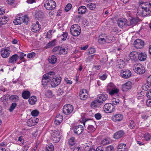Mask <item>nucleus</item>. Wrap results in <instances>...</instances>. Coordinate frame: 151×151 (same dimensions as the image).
<instances>
[{
    "mask_svg": "<svg viewBox=\"0 0 151 151\" xmlns=\"http://www.w3.org/2000/svg\"><path fill=\"white\" fill-rule=\"evenodd\" d=\"M55 73L50 71L44 74L42 79V82L43 85H46L47 83L52 80L51 82V86L55 87L58 86L61 81V78L59 76H55Z\"/></svg>",
    "mask_w": 151,
    "mask_h": 151,
    "instance_id": "nucleus-1",
    "label": "nucleus"
},
{
    "mask_svg": "<svg viewBox=\"0 0 151 151\" xmlns=\"http://www.w3.org/2000/svg\"><path fill=\"white\" fill-rule=\"evenodd\" d=\"M137 13L140 16H145L151 12V1L149 2H145L139 5L137 9Z\"/></svg>",
    "mask_w": 151,
    "mask_h": 151,
    "instance_id": "nucleus-2",
    "label": "nucleus"
},
{
    "mask_svg": "<svg viewBox=\"0 0 151 151\" xmlns=\"http://www.w3.org/2000/svg\"><path fill=\"white\" fill-rule=\"evenodd\" d=\"M29 20V19L27 15L21 16L20 15H17L13 21V23L16 25L21 24L23 22L27 24Z\"/></svg>",
    "mask_w": 151,
    "mask_h": 151,
    "instance_id": "nucleus-3",
    "label": "nucleus"
},
{
    "mask_svg": "<svg viewBox=\"0 0 151 151\" xmlns=\"http://www.w3.org/2000/svg\"><path fill=\"white\" fill-rule=\"evenodd\" d=\"M70 30L72 35L75 37L78 36L80 35L81 32V27L78 24H74L72 25Z\"/></svg>",
    "mask_w": 151,
    "mask_h": 151,
    "instance_id": "nucleus-4",
    "label": "nucleus"
},
{
    "mask_svg": "<svg viewBox=\"0 0 151 151\" xmlns=\"http://www.w3.org/2000/svg\"><path fill=\"white\" fill-rule=\"evenodd\" d=\"M133 69L136 73L139 74H142L145 71L144 66L139 64H135L133 67Z\"/></svg>",
    "mask_w": 151,
    "mask_h": 151,
    "instance_id": "nucleus-5",
    "label": "nucleus"
},
{
    "mask_svg": "<svg viewBox=\"0 0 151 151\" xmlns=\"http://www.w3.org/2000/svg\"><path fill=\"white\" fill-rule=\"evenodd\" d=\"M44 6L46 9L52 10L56 7V4L55 2L52 0H48L45 3Z\"/></svg>",
    "mask_w": 151,
    "mask_h": 151,
    "instance_id": "nucleus-6",
    "label": "nucleus"
},
{
    "mask_svg": "<svg viewBox=\"0 0 151 151\" xmlns=\"http://www.w3.org/2000/svg\"><path fill=\"white\" fill-rule=\"evenodd\" d=\"M73 110V106L70 104L65 105L63 108V112L65 115L71 114Z\"/></svg>",
    "mask_w": 151,
    "mask_h": 151,
    "instance_id": "nucleus-7",
    "label": "nucleus"
},
{
    "mask_svg": "<svg viewBox=\"0 0 151 151\" xmlns=\"http://www.w3.org/2000/svg\"><path fill=\"white\" fill-rule=\"evenodd\" d=\"M51 139L54 142H58L60 139V133L58 131H54L51 136Z\"/></svg>",
    "mask_w": 151,
    "mask_h": 151,
    "instance_id": "nucleus-8",
    "label": "nucleus"
},
{
    "mask_svg": "<svg viewBox=\"0 0 151 151\" xmlns=\"http://www.w3.org/2000/svg\"><path fill=\"white\" fill-rule=\"evenodd\" d=\"M10 52V48L9 47L3 48L1 50V56L4 58H7L9 56Z\"/></svg>",
    "mask_w": 151,
    "mask_h": 151,
    "instance_id": "nucleus-9",
    "label": "nucleus"
},
{
    "mask_svg": "<svg viewBox=\"0 0 151 151\" xmlns=\"http://www.w3.org/2000/svg\"><path fill=\"white\" fill-rule=\"evenodd\" d=\"M104 110L105 112L110 113L114 111V106L111 103H106L104 106Z\"/></svg>",
    "mask_w": 151,
    "mask_h": 151,
    "instance_id": "nucleus-10",
    "label": "nucleus"
},
{
    "mask_svg": "<svg viewBox=\"0 0 151 151\" xmlns=\"http://www.w3.org/2000/svg\"><path fill=\"white\" fill-rule=\"evenodd\" d=\"M121 76L123 78H127L130 77L131 75V72L128 70H122L120 73Z\"/></svg>",
    "mask_w": 151,
    "mask_h": 151,
    "instance_id": "nucleus-11",
    "label": "nucleus"
},
{
    "mask_svg": "<svg viewBox=\"0 0 151 151\" xmlns=\"http://www.w3.org/2000/svg\"><path fill=\"white\" fill-rule=\"evenodd\" d=\"M118 24L120 28L128 26L127 20L124 18H121L118 21Z\"/></svg>",
    "mask_w": 151,
    "mask_h": 151,
    "instance_id": "nucleus-12",
    "label": "nucleus"
},
{
    "mask_svg": "<svg viewBox=\"0 0 151 151\" xmlns=\"http://www.w3.org/2000/svg\"><path fill=\"white\" fill-rule=\"evenodd\" d=\"M134 47L137 49H141L143 47L144 45V43L141 39H137L134 42Z\"/></svg>",
    "mask_w": 151,
    "mask_h": 151,
    "instance_id": "nucleus-13",
    "label": "nucleus"
},
{
    "mask_svg": "<svg viewBox=\"0 0 151 151\" xmlns=\"http://www.w3.org/2000/svg\"><path fill=\"white\" fill-rule=\"evenodd\" d=\"M83 129V127L82 126L79 125L74 127V132L75 134L79 135L82 133Z\"/></svg>",
    "mask_w": 151,
    "mask_h": 151,
    "instance_id": "nucleus-14",
    "label": "nucleus"
},
{
    "mask_svg": "<svg viewBox=\"0 0 151 151\" xmlns=\"http://www.w3.org/2000/svg\"><path fill=\"white\" fill-rule=\"evenodd\" d=\"M98 42L100 44H104L107 42L106 35L105 34H102L100 35L99 37Z\"/></svg>",
    "mask_w": 151,
    "mask_h": 151,
    "instance_id": "nucleus-15",
    "label": "nucleus"
},
{
    "mask_svg": "<svg viewBox=\"0 0 151 151\" xmlns=\"http://www.w3.org/2000/svg\"><path fill=\"white\" fill-rule=\"evenodd\" d=\"M132 83L130 81H128L123 84L122 86V90L125 91H127L131 88Z\"/></svg>",
    "mask_w": 151,
    "mask_h": 151,
    "instance_id": "nucleus-16",
    "label": "nucleus"
},
{
    "mask_svg": "<svg viewBox=\"0 0 151 151\" xmlns=\"http://www.w3.org/2000/svg\"><path fill=\"white\" fill-rule=\"evenodd\" d=\"M40 29V27L38 22H37L33 24L31 27L32 31L34 32H37Z\"/></svg>",
    "mask_w": 151,
    "mask_h": 151,
    "instance_id": "nucleus-17",
    "label": "nucleus"
},
{
    "mask_svg": "<svg viewBox=\"0 0 151 151\" xmlns=\"http://www.w3.org/2000/svg\"><path fill=\"white\" fill-rule=\"evenodd\" d=\"M107 98V95L106 94H99L97 98V100L98 102L101 103L103 102L106 100Z\"/></svg>",
    "mask_w": 151,
    "mask_h": 151,
    "instance_id": "nucleus-18",
    "label": "nucleus"
},
{
    "mask_svg": "<svg viewBox=\"0 0 151 151\" xmlns=\"http://www.w3.org/2000/svg\"><path fill=\"white\" fill-rule=\"evenodd\" d=\"M80 97L81 99L85 100L87 98V93L86 90L85 89L81 90L80 91Z\"/></svg>",
    "mask_w": 151,
    "mask_h": 151,
    "instance_id": "nucleus-19",
    "label": "nucleus"
},
{
    "mask_svg": "<svg viewBox=\"0 0 151 151\" xmlns=\"http://www.w3.org/2000/svg\"><path fill=\"white\" fill-rule=\"evenodd\" d=\"M123 116L120 114H118L113 116L112 120L114 122H116L121 121L123 119Z\"/></svg>",
    "mask_w": 151,
    "mask_h": 151,
    "instance_id": "nucleus-20",
    "label": "nucleus"
},
{
    "mask_svg": "<svg viewBox=\"0 0 151 151\" xmlns=\"http://www.w3.org/2000/svg\"><path fill=\"white\" fill-rule=\"evenodd\" d=\"M63 119V116L62 115L60 114H57L55 118V123L57 125L59 124L62 121Z\"/></svg>",
    "mask_w": 151,
    "mask_h": 151,
    "instance_id": "nucleus-21",
    "label": "nucleus"
},
{
    "mask_svg": "<svg viewBox=\"0 0 151 151\" xmlns=\"http://www.w3.org/2000/svg\"><path fill=\"white\" fill-rule=\"evenodd\" d=\"M117 151H127V149L126 145L121 143L119 144L117 147Z\"/></svg>",
    "mask_w": 151,
    "mask_h": 151,
    "instance_id": "nucleus-22",
    "label": "nucleus"
},
{
    "mask_svg": "<svg viewBox=\"0 0 151 151\" xmlns=\"http://www.w3.org/2000/svg\"><path fill=\"white\" fill-rule=\"evenodd\" d=\"M19 58V56L17 55H14L9 58L8 62L12 63H15L16 62Z\"/></svg>",
    "mask_w": 151,
    "mask_h": 151,
    "instance_id": "nucleus-23",
    "label": "nucleus"
},
{
    "mask_svg": "<svg viewBox=\"0 0 151 151\" xmlns=\"http://www.w3.org/2000/svg\"><path fill=\"white\" fill-rule=\"evenodd\" d=\"M124 134V132L122 130L118 131L114 134V138L115 139H119L122 137Z\"/></svg>",
    "mask_w": 151,
    "mask_h": 151,
    "instance_id": "nucleus-24",
    "label": "nucleus"
},
{
    "mask_svg": "<svg viewBox=\"0 0 151 151\" xmlns=\"http://www.w3.org/2000/svg\"><path fill=\"white\" fill-rule=\"evenodd\" d=\"M44 14L41 11H39L36 12L35 17L39 20H41L44 17Z\"/></svg>",
    "mask_w": 151,
    "mask_h": 151,
    "instance_id": "nucleus-25",
    "label": "nucleus"
},
{
    "mask_svg": "<svg viewBox=\"0 0 151 151\" xmlns=\"http://www.w3.org/2000/svg\"><path fill=\"white\" fill-rule=\"evenodd\" d=\"M116 40L115 36L112 35H106V40L107 42H114Z\"/></svg>",
    "mask_w": 151,
    "mask_h": 151,
    "instance_id": "nucleus-26",
    "label": "nucleus"
},
{
    "mask_svg": "<svg viewBox=\"0 0 151 151\" xmlns=\"http://www.w3.org/2000/svg\"><path fill=\"white\" fill-rule=\"evenodd\" d=\"M146 58L147 55L145 53L141 52L138 54V58L140 61H144L146 59Z\"/></svg>",
    "mask_w": 151,
    "mask_h": 151,
    "instance_id": "nucleus-27",
    "label": "nucleus"
},
{
    "mask_svg": "<svg viewBox=\"0 0 151 151\" xmlns=\"http://www.w3.org/2000/svg\"><path fill=\"white\" fill-rule=\"evenodd\" d=\"M37 101V97L35 96H33L29 99L28 101L30 104L33 105L35 104Z\"/></svg>",
    "mask_w": 151,
    "mask_h": 151,
    "instance_id": "nucleus-28",
    "label": "nucleus"
},
{
    "mask_svg": "<svg viewBox=\"0 0 151 151\" xmlns=\"http://www.w3.org/2000/svg\"><path fill=\"white\" fill-rule=\"evenodd\" d=\"M8 20V18L6 16L0 17V26L6 24Z\"/></svg>",
    "mask_w": 151,
    "mask_h": 151,
    "instance_id": "nucleus-29",
    "label": "nucleus"
},
{
    "mask_svg": "<svg viewBox=\"0 0 151 151\" xmlns=\"http://www.w3.org/2000/svg\"><path fill=\"white\" fill-rule=\"evenodd\" d=\"M49 62L51 64H55L57 61V59L55 56L52 55L50 56L48 59Z\"/></svg>",
    "mask_w": 151,
    "mask_h": 151,
    "instance_id": "nucleus-30",
    "label": "nucleus"
},
{
    "mask_svg": "<svg viewBox=\"0 0 151 151\" xmlns=\"http://www.w3.org/2000/svg\"><path fill=\"white\" fill-rule=\"evenodd\" d=\"M60 54H66L68 51V48L67 47H60Z\"/></svg>",
    "mask_w": 151,
    "mask_h": 151,
    "instance_id": "nucleus-31",
    "label": "nucleus"
},
{
    "mask_svg": "<svg viewBox=\"0 0 151 151\" xmlns=\"http://www.w3.org/2000/svg\"><path fill=\"white\" fill-rule=\"evenodd\" d=\"M9 99L10 101H13L14 102H17L19 100V97L16 95H11L9 97Z\"/></svg>",
    "mask_w": 151,
    "mask_h": 151,
    "instance_id": "nucleus-32",
    "label": "nucleus"
},
{
    "mask_svg": "<svg viewBox=\"0 0 151 151\" xmlns=\"http://www.w3.org/2000/svg\"><path fill=\"white\" fill-rule=\"evenodd\" d=\"M86 8L85 6H81L78 9V12L80 14H83L86 12Z\"/></svg>",
    "mask_w": 151,
    "mask_h": 151,
    "instance_id": "nucleus-33",
    "label": "nucleus"
},
{
    "mask_svg": "<svg viewBox=\"0 0 151 151\" xmlns=\"http://www.w3.org/2000/svg\"><path fill=\"white\" fill-rule=\"evenodd\" d=\"M30 92L28 91H25L22 94V97L24 99H28L30 96Z\"/></svg>",
    "mask_w": 151,
    "mask_h": 151,
    "instance_id": "nucleus-34",
    "label": "nucleus"
},
{
    "mask_svg": "<svg viewBox=\"0 0 151 151\" xmlns=\"http://www.w3.org/2000/svg\"><path fill=\"white\" fill-rule=\"evenodd\" d=\"M32 118H30L27 122L28 125L29 127L34 126L35 124V122Z\"/></svg>",
    "mask_w": 151,
    "mask_h": 151,
    "instance_id": "nucleus-35",
    "label": "nucleus"
},
{
    "mask_svg": "<svg viewBox=\"0 0 151 151\" xmlns=\"http://www.w3.org/2000/svg\"><path fill=\"white\" fill-rule=\"evenodd\" d=\"M115 86L113 83H110L108 84L107 89V90L109 91L112 89L115 88Z\"/></svg>",
    "mask_w": 151,
    "mask_h": 151,
    "instance_id": "nucleus-36",
    "label": "nucleus"
},
{
    "mask_svg": "<svg viewBox=\"0 0 151 151\" xmlns=\"http://www.w3.org/2000/svg\"><path fill=\"white\" fill-rule=\"evenodd\" d=\"M151 136L149 133H146L143 135V138L146 141H149L151 139Z\"/></svg>",
    "mask_w": 151,
    "mask_h": 151,
    "instance_id": "nucleus-37",
    "label": "nucleus"
},
{
    "mask_svg": "<svg viewBox=\"0 0 151 151\" xmlns=\"http://www.w3.org/2000/svg\"><path fill=\"white\" fill-rule=\"evenodd\" d=\"M128 26H133L135 25L137 22L134 19H132L131 20L128 21Z\"/></svg>",
    "mask_w": 151,
    "mask_h": 151,
    "instance_id": "nucleus-38",
    "label": "nucleus"
},
{
    "mask_svg": "<svg viewBox=\"0 0 151 151\" xmlns=\"http://www.w3.org/2000/svg\"><path fill=\"white\" fill-rule=\"evenodd\" d=\"M135 52H131L129 55L128 56V60H134L136 58L135 55Z\"/></svg>",
    "mask_w": 151,
    "mask_h": 151,
    "instance_id": "nucleus-39",
    "label": "nucleus"
},
{
    "mask_svg": "<svg viewBox=\"0 0 151 151\" xmlns=\"http://www.w3.org/2000/svg\"><path fill=\"white\" fill-rule=\"evenodd\" d=\"M119 91L118 89L116 88V87L115 88L112 89L109 92V93L111 95H112L114 94L117 93Z\"/></svg>",
    "mask_w": 151,
    "mask_h": 151,
    "instance_id": "nucleus-40",
    "label": "nucleus"
},
{
    "mask_svg": "<svg viewBox=\"0 0 151 151\" xmlns=\"http://www.w3.org/2000/svg\"><path fill=\"white\" fill-rule=\"evenodd\" d=\"M53 150L54 146L52 144L49 145L46 147L45 151H53Z\"/></svg>",
    "mask_w": 151,
    "mask_h": 151,
    "instance_id": "nucleus-41",
    "label": "nucleus"
},
{
    "mask_svg": "<svg viewBox=\"0 0 151 151\" xmlns=\"http://www.w3.org/2000/svg\"><path fill=\"white\" fill-rule=\"evenodd\" d=\"M17 106V104L16 103L14 102L12 103L9 109V111L10 112L12 111L15 109Z\"/></svg>",
    "mask_w": 151,
    "mask_h": 151,
    "instance_id": "nucleus-42",
    "label": "nucleus"
},
{
    "mask_svg": "<svg viewBox=\"0 0 151 151\" xmlns=\"http://www.w3.org/2000/svg\"><path fill=\"white\" fill-rule=\"evenodd\" d=\"M75 143V138L74 137L71 138L69 140L68 144L71 146H73Z\"/></svg>",
    "mask_w": 151,
    "mask_h": 151,
    "instance_id": "nucleus-43",
    "label": "nucleus"
},
{
    "mask_svg": "<svg viewBox=\"0 0 151 151\" xmlns=\"http://www.w3.org/2000/svg\"><path fill=\"white\" fill-rule=\"evenodd\" d=\"M52 51L54 52H55L56 54H60V47L57 46L55 47L52 49Z\"/></svg>",
    "mask_w": 151,
    "mask_h": 151,
    "instance_id": "nucleus-44",
    "label": "nucleus"
},
{
    "mask_svg": "<svg viewBox=\"0 0 151 151\" xmlns=\"http://www.w3.org/2000/svg\"><path fill=\"white\" fill-rule=\"evenodd\" d=\"M39 111L37 109L33 110L31 112V114L32 116H36L39 114Z\"/></svg>",
    "mask_w": 151,
    "mask_h": 151,
    "instance_id": "nucleus-45",
    "label": "nucleus"
},
{
    "mask_svg": "<svg viewBox=\"0 0 151 151\" xmlns=\"http://www.w3.org/2000/svg\"><path fill=\"white\" fill-rule=\"evenodd\" d=\"M87 129L89 132H93L95 130V128L93 126L89 125Z\"/></svg>",
    "mask_w": 151,
    "mask_h": 151,
    "instance_id": "nucleus-46",
    "label": "nucleus"
},
{
    "mask_svg": "<svg viewBox=\"0 0 151 151\" xmlns=\"http://www.w3.org/2000/svg\"><path fill=\"white\" fill-rule=\"evenodd\" d=\"M55 40L54 39L52 40L51 42L48 43L47 45V47L48 48H49L50 47L54 46L55 44Z\"/></svg>",
    "mask_w": 151,
    "mask_h": 151,
    "instance_id": "nucleus-47",
    "label": "nucleus"
},
{
    "mask_svg": "<svg viewBox=\"0 0 151 151\" xmlns=\"http://www.w3.org/2000/svg\"><path fill=\"white\" fill-rule=\"evenodd\" d=\"M87 7L91 10H93L96 8L95 5L93 3H90L87 4Z\"/></svg>",
    "mask_w": 151,
    "mask_h": 151,
    "instance_id": "nucleus-48",
    "label": "nucleus"
},
{
    "mask_svg": "<svg viewBox=\"0 0 151 151\" xmlns=\"http://www.w3.org/2000/svg\"><path fill=\"white\" fill-rule=\"evenodd\" d=\"M68 34L67 32H63L62 35V36L63 37V38H61V40L62 41L65 40L67 37Z\"/></svg>",
    "mask_w": 151,
    "mask_h": 151,
    "instance_id": "nucleus-49",
    "label": "nucleus"
},
{
    "mask_svg": "<svg viewBox=\"0 0 151 151\" xmlns=\"http://www.w3.org/2000/svg\"><path fill=\"white\" fill-rule=\"evenodd\" d=\"M98 102V101H97V99L96 100H95L92 101L91 104V107L92 108L96 107L97 106Z\"/></svg>",
    "mask_w": 151,
    "mask_h": 151,
    "instance_id": "nucleus-50",
    "label": "nucleus"
},
{
    "mask_svg": "<svg viewBox=\"0 0 151 151\" xmlns=\"http://www.w3.org/2000/svg\"><path fill=\"white\" fill-rule=\"evenodd\" d=\"M72 7V5L71 4H68L66 6L65 9V10L66 12H68V11H69L70 10V9L71 7Z\"/></svg>",
    "mask_w": 151,
    "mask_h": 151,
    "instance_id": "nucleus-51",
    "label": "nucleus"
},
{
    "mask_svg": "<svg viewBox=\"0 0 151 151\" xmlns=\"http://www.w3.org/2000/svg\"><path fill=\"white\" fill-rule=\"evenodd\" d=\"M112 105H116L119 104V101L117 99H112Z\"/></svg>",
    "mask_w": 151,
    "mask_h": 151,
    "instance_id": "nucleus-52",
    "label": "nucleus"
},
{
    "mask_svg": "<svg viewBox=\"0 0 151 151\" xmlns=\"http://www.w3.org/2000/svg\"><path fill=\"white\" fill-rule=\"evenodd\" d=\"M124 65V62L123 60H122V61L120 62V63L117 65V67L119 68H123Z\"/></svg>",
    "mask_w": 151,
    "mask_h": 151,
    "instance_id": "nucleus-53",
    "label": "nucleus"
},
{
    "mask_svg": "<svg viewBox=\"0 0 151 151\" xmlns=\"http://www.w3.org/2000/svg\"><path fill=\"white\" fill-rule=\"evenodd\" d=\"M135 125L134 122L133 120H131L130 121V124L129 126L130 129H132L134 127Z\"/></svg>",
    "mask_w": 151,
    "mask_h": 151,
    "instance_id": "nucleus-54",
    "label": "nucleus"
},
{
    "mask_svg": "<svg viewBox=\"0 0 151 151\" xmlns=\"http://www.w3.org/2000/svg\"><path fill=\"white\" fill-rule=\"evenodd\" d=\"M35 53L34 52H32L27 54V57L28 58H34L35 56Z\"/></svg>",
    "mask_w": 151,
    "mask_h": 151,
    "instance_id": "nucleus-55",
    "label": "nucleus"
},
{
    "mask_svg": "<svg viewBox=\"0 0 151 151\" xmlns=\"http://www.w3.org/2000/svg\"><path fill=\"white\" fill-rule=\"evenodd\" d=\"M101 143L104 145H106L109 143V141L108 139H104L101 141Z\"/></svg>",
    "mask_w": 151,
    "mask_h": 151,
    "instance_id": "nucleus-56",
    "label": "nucleus"
},
{
    "mask_svg": "<svg viewBox=\"0 0 151 151\" xmlns=\"http://www.w3.org/2000/svg\"><path fill=\"white\" fill-rule=\"evenodd\" d=\"M150 85H149L148 84L147 85L144 84L142 86V89L144 90H148L149 88L150 87Z\"/></svg>",
    "mask_w": 151,
    "mask_h": 151,
    "instance_id": "nucleus-57",
    "label": "nucleus"
},
{
    "mask_svg": "<svg viewBox=\"0 0 151 151\" xmlns=\"http://www.w3.org/2000/svg\"><path fill=\"white\" fill-rule=\"evenodd\" d=\"M45 95L48 97H51L52 96V93L50 91H47L45 93Z\"/></svg>",
    "mask_w": 151,
    "mask_h": 151,
    "instance_id": "nucleus-58",
    "label": "nucleus"
},
{
    "mask_svg": "<svg viewBox=\"0 0 151 151\" xmlns=\"http://www.w3.org/2000/svg\"><path fill=\"white\" fill-rule=\"evenodd\" d=\"M96 51L95 48H91L88 49V52L89 54H92L94 53Z\"/></svg>",
    "mask_w": 151,
    "mask_h": 151,
    "instance_id": "nucleus-59",
    "label": "nucleus"
},
{
    "mask_svg": "<svg viewBox=\"0 0 151 151\" xmlns=\"http://www.w3.org/2000/svg\"><path fill=\"white\" fill-rule=\"evenodd\" d=\"M106 151H114V148L112 146H109L106 148Z\"/></svg>",
    "mask_w": 151,
    "mask_h": 151,
    "instance_id": "nucleus-60",
    "label": "nucleus"
},
{
    "mask_svg": "<svg viewBox=\"0 0 151 151\" xmlns=\"http://www.w3.org/2000/svg\"><path fill=\"white\" fill-rule=\"evenodd\" d=\"M107 78V76L106 74H104L101 76H99V78L101 80H105Z\"/></svg>",
    "mask_w": 151,
    "mask_h": 151,
    "instance_id": "nucleus-61",
    "label": "nucleus"
},
{
    "mask_svg": "<svg viewBox=\"0 0 151 151\" xmlns=\"http://www.w3.org/2000/svg\"><path fill=\"white\" fill-rule=\"evenodd\" d=\"M95 117L97 119H99L101 117V116L100 113H97L95 115Z\"/></svg>",
    "mask_w": 151,
    "mask_h": 151,
    "instance_id": "nucleus-62",
    "label": "nucleus"
},
{
    "mask_svg": "<svg viewBox=\"0 0 151 151\" xmlns=\"http://www.w3.org/2000/svg\"><path fill=\"white\" fill-rule=\"evenodd\" d=\"M147 96L149 99H151V89L148 90L147 93Z\"/></svg>",
    "mask_w": 151,
    "mask_h": 151,
    "instance_id": "nucleus-63",
    "label": "nucleus"
},
{
    "mask_svg": "<svg viewBox=\"0 0 151 151\" xmlns=\"http://www.w3.org/2000/svg\"><path fill=\"white\" fill-rule=\"evenodd\" d=\"M150 117V116H148V115L143 114L141 115V117L144 120H146L148 118Z\"/></svg>",
    "mask_w": 151,
    "mask_h": 151,
    "instance_id": "nucleus-64",
    "label": "nucleus"
}]
</instances>
